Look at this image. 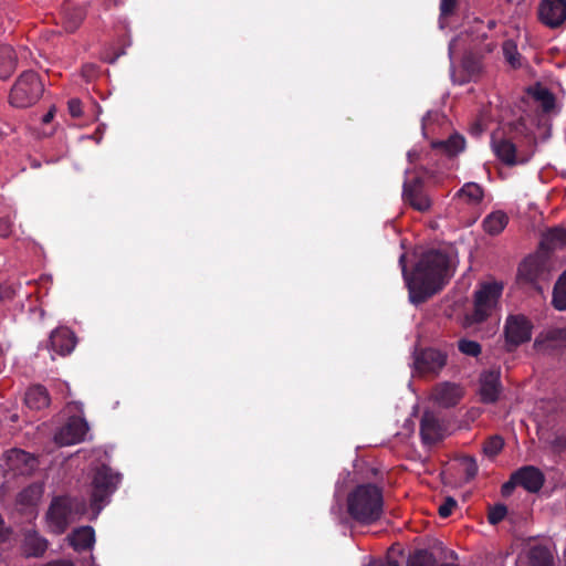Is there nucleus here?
Instances as JSON below:
<instances>
[{"label": "nucleus", "mask_w": 566, "mask_h": 566, "mask_svg": "<svg viewBox=\"0 0 566 566\" xmlns=\"http://www.w3.org/2000/svg\"><path fill=\"white\" fill-rule=\"evenodd\" d=\"M406 254L399 256V265L412 304L424 303L439 293L454 275L457 255L450 249H429L424 251L409 273Z\"/></svg>", "instance_id": "1"}, {"label": "nucleus", "mask_w": 566, "mask_h": 566, "mask_svg": "<svg viewBox=\"0 0 566 566\" xmlns=\"http://www.w3.org/2000/svg\"><path fill=\"white\" fill-rule=\"evenodd\" d=\"M384 491L375 483H361L348 492L346 512L355 523L366 526L378 522L384 514Z\"/></svg>", "instance_id": "2"}, {"label": "nucleus", "mask_w": 566, "mask_h": 566, "mask_svg": "<svg viewBox=\"0 0 566 566\" xmlns=\"http://www.w3.org/2000/svg\"><path fill=\"white\" fill-rule=\"evenodd\" d=\"M92 505L95 516L111 502L112 495L118 490L123 475L114 471L109 465L102 463L91 471Z\"/></svg>", "instance_id": "3"}, {"label": "nucleus", "mask_w": 566, "mask_h": 566, "mask_svg": "<svg viewBox=\"0 0 566 566\" xmlns=\"http://www.w3.org/2000/svg\"><path fill=\"white\" fill-rule=\"evenodd\" d=\"M526 129L522 119L510 123L507 129L502 135L494 133L491 138L492 150L496 158L509 167L523 165L528 161V157L518 155L516 144L513 139L523 134Z\"/></svg>", "instance_id": "4"}, {"label": "nucleus", "mask_w": 566, "mask_h": 566, "mask_svg": "<svg viewBox=\"0 0 566 566\" xmlns=\"http://www.w3.org/2000/svg\"><path fill=\"white\" fill-rule=\"evenodd\" d=\"M44 92V84L34 71L23 72L14 82L9 103L17 108H27L38 103Z\"/></svg>", "instance_id": "5"}, {"label": "nucleus", "mask_w": 566, "mask_h": 566, "mask_svg": "<svg viewBox=\"0 0 566 566\" xmlns=\"http://www.w3.org/2000/svg\"><path fill=\"white\" fill-rule=\"evenodd\" d=\"M503 287L502 283L495 281L479 285L474 292L472 323H483L499 310Z\"/></svg>", "instance_id": "6"}, {"label": "nucleus", "mask_w": 566, "mask_h": 566, "mask_svg": "<svg viewBox=\"0 0 566 566\" xmlns=\"http://www.w3.org/2000/svg\"><path fill=\"white\" fill-rule=\"evenodd\" d=\"M533 325L524 315H510L504 325L505 349L515 350L532 337Z\"/></svg>", "instance_id": "7"}, {"label": "nucleus", "mask_w": 566, "mask_h": 566, "mask_svg": "<svg viewBox=\"0 0 566 566\" xmlns=\"http://www.w3.org/2000/svg\"><path fill=\"white\" fill-rule=\"evenodd\" d=\"M95 542L94 527L85 525L73 528V552L83 555L81 558L73 556V566H97L92 555Z\"/></svg>", "instance_id": "8"}, {"label": "nucleus", "mask_w": 566, "mask_h": 566, "mask_svg": "<svg viewBox=\"0 0 566 566\" xmlns=\"http://www.w3.org/2000/svg\"><path fill=\"white\" fill-rule=\"evenodd\" d=\"M447 360V353L432 347L419 349L413 354L415 370L421 376H438Z\"/></svg>", "instance_id": "9"}, {"label": "nucleus", "mask_w": 566, "mask_h": 566, "mask_svg": "<svg viewBox=\"0 0 566 566\" xmlns=\"http://www.w3.org/2000/svg\"><path fill=\"white\" fill-rule=\"evenodd\" d=\"M71 497L67 495L54 496L46 512V521L56 534L64 533L70 524Z\"/></svg>", "instance_id": "10"}, {"label": "nucleus", "mask_w": 566, "mask_h": 566, "mask_svg": "<svg viewBox=\"0 0 566 566\" xmlns=\"http://www.w3.org/2000/svg\"><path fill=\"white\" fill-rule=\"evenodd\" d=\"M402 200L419 212L428 211L432 205L424 190V181L421 177H413L403 181Z\"/></svg>", "instance_id": "11"}, {"label": "nucleus", "mask_w": 566, "mask_h": 566, "mask_svg": "<svg viewBox=\"0 0 566 566\" xmlns=\"http://www.w3.org/2000/svg\"><path fill=\"white\" fill-rule=\"evenodd\" d=\"M518 276L533 285L547 282L549 280L547 256L543 254L527 256L518 266Z\"/></svg>", "instance_id": "12"}, {"label": "nucleus", "mask_w": 566, "mask_h": 566, "mask_svg": "<svg viewBox=\"0 0 566 566\" xmlns=\"http://www.w3.org/2000/svg\"><path fill=\"white\" fill-rule=\"evenodd\" d=\"M537 18L549 29L560 28L566 21V0H541Z\"/></svg>", "instance_id": "13"}, {"label": "nucleus", "mask_w": 566, "mask_h": 566, "mask_svg": "<svg viewBox=\"0 0 566 566\" xmlns=\"http://www.w3.org/2000/svg\"><path fill=\"white\" fill-rule=\"evenodd\" d=\"M443 421L430 410H426L420 419V437L426 446L438 443L444 438Z\"/></svg>", "instance_id": "14"}, {"label": "nucleus", "mask_w": 566, "mask_h": 566, "mask_svg": "<svg viewBox=\"0 0 566 566\" xmlns=\"http://www.w3.org/2000/svg\"><path fill=\"white\" fill-rule=\"evenodd\" d=\"M503 387L499 370H486L480 376V401L485 405L495 403L502 394Z\"/></svg>", "instance_id": "15"}, {"label": "nucleus", "mask_w": 566, "mask_h": 566, "mask_svg": "<svg viewBox=\"0 0 566 566\" xmlns=\"http://www.w3.org/2000/svg\"><path fill=\"white\" fill-rule=\"evenodd\" d=\"M7 460L12 470H17L22 475H32L40 465L39 458L24 450L13 448L7 452Z\"/></svg>", "instance_id": "16"}, {"label": "nucleus", "mask_w": 566, "mask_h": 566, "mask_svg": "<svg viewBox=\"0 0 566 566\" xmlns=\"http://www.w3.org/2000/svg\"><path fill=\"white\" fill-rule=\"evenodd\" d=\"M514 479L518 486H522L530 493H537L545 483L544 473L534 465H524L514 471Z\"/></svg>", "instance_id": "17"}, {"label": "nucleus", "mask_w": 566, "mask_h": 566, "mask_svg": "<svg viewBox=\"0 0 566 566\" xmlns=\"http://www.w3.org/2000/svg\"><path fill=\"white\" fill-rule=\"evenodd\" d=\"M463 397V389L454 382H440L436 385L432 392L433 400L444 408L457 406Z\"/></svg>", "instance_id": "18"}, {"label": "nucleus", "mask_w": 566, "mask_h": 566, "mask_svg": "<svg viewBox=\"0 0 566 566\" xmlns=\"http://www.w3.org/2000/svg\"><path fill=\"white\" fill-rule=\"evenodd\" d=\"M94 434L91 426L84 417L83 403L73 401V446L83 442H91Z\"/></svg>", "instance_id": "19"}, {"label": "nucleus", "mask_w": 566, "mask_h": 566, "mask_svg": "<svg viewBox=\"0 0 566 566\" xmlns=\"http://www.w3.org/2000/svg\"><path fill=\"white\" fill-rule=\"evenodd\" d=\"M468 41L471 49L475 50L479 48L481 43H483L488 39V32L485 31V22L479 18H475L461 33L458 39H454L449 44V52L452 54V51L455 46V43L459 40Z\"/></svg>", "instance_id": "20"}, {"label": "nucleus", "mask_w": 566, "mask_h": 566, "mask_svg": "<svg viewBox=\"0 0 566 566\" xmlns=\"http://www.w3.org/2000/svg\"><path fill=\"white\" fill-rule=\"evenodd\" d=\"M46 549L48 541L40 536L36 531L28 530L24 532L21 551L25 557H42Z\"/></svg>", "instance_id": "21"}, {"label": "nucleus", "mask_w": 566, "mask_h": 566, "mask_svg": "<svg viewBox=\"0 0 566 566\" xmlns=\"http://www.w3.org/2000/svg\"><path fill=\"white\" fill-rule=\"evenodd\" d=\"M564 247H566V229L560 227L547 230L539 242V250L546 254Z\"/></svg>", "instance_id": "22"}, {"label": "nucleus", "mask_w": 566, "mask_h": 566, "mask_svg": "<svg viewBox=\"0 0 566 566\" xmlns=\"http://www.w3.org/2000/svg\"><path fill=\"white\" fill-rule=\"evenodd\" d=\"M24 402L32 410H41L49 407L50 396L46 388L42 385L29 387L24 396Z\"/></svg>", "instance_id": "23"}, {"label": "nucleus", "mask_w": 566, "mask_h": 566, "mask_svg": "<svg viewBox=\"0 0 566 566\" xmlns=\"http://www.w3.org/2000/svg\"><path fill=\"white\" fill-rule=\"evenodd\" d=\"M50 344L52 350L61 356L71 353V329L67 327H59L50 335Z\"/></svg>", "instance_id": "24"}, {"label": "nucleus", "mask_w": 566, "mask_h": 566, "mask_svg": "<svg viewBox=\"0 0 566 566\" xmlns=\"http://www.w3.org/2000/svg\"><path fill=\"white\" fill-rule=\"evenodd\" d=\"M432 148L442 151L449 157H453L464 150L465 139L462 135L455 133L446 140L433 142Z\"/></svg>", "instance_id": "25"}, {"label": "nucleus", "mask_w": 566, "mask_h": 566, "mask_svg": "<svg viewBox=\"0 0 566 566\" xmlns=\"http://www.w3.org/2000/svg\"><path fill=\"white\" fill-rule=\"evenodd\" d=\"M43 494V485L34 482L21 490L15 499L17 504L22 506H35Z\"/></svg>", "instance_id": "26"}, {"label": "nucleus", "mask_w": 566, "mask_h": 566, "mask_svg": "<svg viewBox=\"0 0 566 566\" xmlns=\"http://www.w3.org/2000/svg\"><path fill=\"white\" fill-rule=\"evenodd\" d=\"M462 69L465 73V81L475 80L482 72L481 56L473 51L467 52L462 59Z\"/></svg>", "instance_id": "27"}, {"label": "nucleus", "mask_w": 566, "mask_h": 566, "mask_svg": "<svg viewBox=\"0 0 566 566\" xmlns=\"http://www.w3.org/2000/svg\"><path fill=\"white\" fill-rule=\"evenodd\" d=\"M17 55L10 45L0 46V78H8L15 70Z\"/></svg>", "instance_id": "28"}, {"label": "nucleus", "mask_w": 566, "mask_h": 566, "mask_svg": "<svg viewBox=\"0 0 566 566\" xmlns=\"http://www.w3.org/2000/svg\"><path fill=\"white\" fill-rule=\"evenodd\" d=\"M507 222L509 218L503 211H495L485 217L483 229L491 235H497L504 230Z\"/></svg>", "instance_id": "29"}, {"label": "nucleus", "mask_w": 566, "mask_h": 566, "mask_svg": "<svg viewBox=\"0 0 566 566\" xmlns=\"http://www.w3.org/2000/svg\"><path fill=\"white\" fill-rule=\"evenodd\" d=\"M531 566H554L549 549L542 545L533 546L528 552Z\"/></svg>", "instance_id": "30"}, {"label": "nucleus", "mask_w": 566, "mask_h": 566, "mask_svg": "<svg viewBox=\"0 0 566 566\" xmlns=\"http://www.w3.org/2000/svg\"><path fill=\"white\" fill-rule=\"evenodd\" d=\"M437 558L430 551L419 548L413 551L407 559L406 566H436Z\"/></svg>", "instance_id": "31"}, {"label": "nucleus", "mask_w": 566, "mask_h": 566, "mask_svg": "<svg viewBox=\"0 0 566 566\" xmlns=\"http://www.w3.org/2000/svg\"><path fill=\"white\" fill-rule=\"evenodd\" d=\"M552 303L556 310L566 311V270L555 283Z\"/></svg>", "instance_id": "32"}, {"label": "nucleus", "mask_w": 566, "mask_h": 566, "mask_svg": "<svg viewBox=\"0 0 566 566\" xmlns=\"http://www.w3.org/2000/svg\"><path fill=\"white\" fill-rule=\"evenodd\" d=\"M460 198H465L471 205H478L482 201L483 189L475 182H468L457 192Z\"/></svg>", "instance_id": "33"}, {"label": "nucleus", "mask_w": 566, "mask_h": 566, "mask_svg": "<svg viewBox=\"0 0 566 566\" xmlns=\"http://www.w3.org/2000/svg\"><path fill=\"white\" fill-rule=\"evenodd\" d=\"M94 514L95 512L92 505V495L90 496L88 501L85 499H73V516L76 515L78 517H86L88 521H95L98 516H95Z\"/></svg>", "instance_id": "34"}, {"label": "nucleus", "mask_w": 566, "mask_h": 566, "mask_svg": "<svg viewBox=\"0 0 566 566\" xmlns=\"http://www.w3.org/2000/svg\"><path fill=\"white\" fill-rule=\"evenodd\" d=\"M546 444L554 455L560 457L566 452V431H556L548 439Z\"/></svg>", "instance_id": "35"}, {"label": "nucleus", "mask_w": 566, "mask_h": 566, "mask_svg": "<svg viewBox=\"0 0 566 566\" xmlns=\"http://www.w3.org/2000/svg\"><path fill=\"white\" fill-rule=\"evenodd\" d=\"M503 447V438L501 436L495 434L485 440L483 444V453L489 458H493L502 451Z\"/></svg>", "instance_id": "36"}, {"label": "nucleus", "mask_w": 566, "mask_h": 566, "mask_svg": "<svg viewBox=\"0 0 566 566\" xmlns=\"http://www.w3.org/2000/svg\"><path fill=\"white\" fill-rule=\"evenodd\" d=\"M503 54L507 63L514 69L521 66L520 57L521 54L517 51V46L513 41H505L503 44Z\"/></svg>", "instance_id": "37"}, {"label": "nucleus", "mask_w": 566, "mask_h": 566, "mask_svg": "<svg viewBox=\"0 0 566 566\" xmlns=\"http://www.w3.org/2000/svg\"><path fill=\"white\" fill-rule=\"evenodd\" d=\"M458 349L468 356L476 357L481 354V345L475 340L462 338L458 342Z\"/></svg>", "instance_id": "38"}, {"label": "nucleus", "mask_w": 566, "mask_h": 566, "mask_svg": "<svg viewBox=\"0 0 566 566\" xmlns=\"http://www.w3.org/2000/svg\"><path fill=\"white\" fill-rule=\"evenodd\" d=\"M91 459L99 461L103 457H107V451L102 447H95L92 449H81L73 452V460L78 458Z\"/></svg>", "instance_id": "39"}, {"label": "nucleus", "mask_w": 566, "mask_h": 566, "mask_svg": "<svg viewBox=\"0 0 566 566\" xmlns=\"http://www.w3.org/2000/svg\"><path fill=\"white\" fill-rule=\"evenodd\" d=\"M53 440L57 447L71 444V418H69L54 434Z\"/></svg>", "instance_id": "40"}, {"label": "nucleus", "mask_w": 566, "mask_h": 566, "mask_svg": "<svg viewBox=\"0 0 566 566\" xmlns=\"http://www.w3.org/2000/svg\"><path fill=\"white\" fill-rule=\"evenodd\" d=\"M507 514V507L505 504L497 503L491 506L488 512V522L491 525H496L502 522Z\"/></svg>", "instance_id": "41"}, {"label": "nucleus", "mask_w": 566, "mask_h": 566, "mask_svg": "<svg viewBox=\"0 0 566 566\" xmlns=\"http://www.w3.org/2000/svg\"><path fill=\"white\" fill-rule=\"evenodd\" d=\"M535 97L541 102L545 112H551L555 106V96L547 88H539L535 93Z\"/></svg>", "instance_id": "42"}, {"label": "nucleus", "mask_w": 566, "mask_h": 566, "mask_svg": "<svg viewBox=\"0 0 566 566\" xmlns=\"http://www.w3.org/2000/svg\"><path fill=\"white\" fill-rule=\"evenodd\" d=\"M457 7L458 0H440V23L442 22L443 19L453 15Z\"/></svg>", "instance_id": "43"}, {"label": "nucleus", "mask_w": 566, "mask_h": 566, "mask_svg": "<svg viewBox=\"0 0 566 566\" xmlns=\"http://www.w3.org/2000/svg\"><path fill=\"white\" fill-rule=\"evenodd\" d=\"M455 506H457V501L451 496H447L444 499L443 503L439 506V510H438L439 516L442 518L449 517L452 514Z\"/></svg>", "instance_id": "44"}, {"label": "nucleus", "mask_w": 566, "mask_h": 566, "mask_svg": "<svg viewBox=\"0 0 566 566\" xmlns=\"http://www.w3.org/2000/svg\"><path fill=\"white\" fill-rule=\"evenodd\" d=\"M463 464L467 480L474 479L479 470L475 459L472 457H464Z\"/></svg>", "instance_id": "45"}, {"label": "nucleus", "mask_w": 566, "mask_h": 566, "mask_svg": "<svg viewBox=\"0 0 566 566\" xmlns=\"http://www.w3.org/2000/svg\"><path fill=\"white\" fill-rule=\"evenodd\" d=\"M97 74H98L97 66L93 63H87V64L83 65L82 71H81V75L83 76V78L86 82L94 80L97 76Z\"/></svg>", "instance_id": "46"}, {"label": "nucleus", "mask_w": 566, "mask_h": 566, "mask_svg": "<svg viewBox=\"0 0 566 566\" xmlns=\"http://www.w3.org/2000/svg\"><path fill=\"white\" fill-rule=\"evenodd\" d=\"M547 339L566 344V328H553L548 331Z\"/></svg>", "instance_id": "47"}, {"label": "nucleus", "mask_w": 566, "mask_h": 566, "mask_svg": "<svg viewBox=\"0 0 566 566\" xmlns=\"http://www.w3.org/2000/svg\"><path fill=\"white\" fill-rule=\"evenodd\" d=\"M518 485L517 480L514 479V472L511 474L510 480L503 483L501 493L503 496H510L514 489Z\"/></svg>", "instance_id": "48"}, {"label": "nucleus", "mask_w": 566, "mask_h": 566, "mask_svg": "<svg viewBox=\"0 0 566 566\" xmlns=\"http://www.w3.org/2000/svg\"><path fill=\"white\" fill-rule=\"evenodd\" d=\"M15 290L12 285L9 284H0V301H10L14 297Z\"/></svg>", "instance_id": "49"}, {"label": "nucleus", "mask_w": 566, "mask_h": 566, "mask_svg": "<svg viewBox=\"0 0 566 566\" xmlns=\"http://www.w3.org/2000/svg\"><path fill=\"white\" fill-rule=\"evenodd\" d=\"M11 222L7 218H0V237L8 238L11 234Z\"/></svg>", "instance_id": "50"}, {"label": "nucleus", "mask_w": 566, "mask_h": 566, "mask_svg": "<svg viewBox=\"0 0 566 566\" xmlns=\"http://www.w3.org/2000/svg\"><path fill=\"white\" fill-rule=\"evenodd\" d=\"M11 534H12V528L4 526V521H3L2 516L0 515V543L7 542L10 538Z\"/></svg>", "instance_id": "51"}, {"label": "nucleus", "mask_w": 566, "mask_h": 566, "mask_svg": "<svg viewBox=\"0 0 566 566\" xmlns=\"http://www.w3.org/2000/svg\"><path fill=\"white\" fill-rule=\"evenodd\" d=\"M85 19V13L83 10L73 9V29L78 27L80 23Z\"/></svg>", "instance_id": "52"}, {"label": "nucleus", "mask_w": 566, "mask_h": 566, "mask_svg": "<svg viewBox=\"0 0 566 566\" xmlns=\"http://www.w3.org/2000/svg\"><path fill=\"white\" fill-rule=\"evenodd\" d=\"M55 112H56V107L55 105H52L50 107V109L48 111V113L42 117V123L43 124H49L52 122L54 115H55Z\"/></svg>", "instance_id": "53"}, {"label": "nucleus", "mask_w": 566, "mask_h": 566, "mask_svg": "<svg viewBox=\"0 0 566 566\" xmlns=\"http://www.w3.org/2000/svg\"><path fill=\"white\" fill-rule=\"evenodd\" d=\"M82 114L80 101L76 98H73V119L75 117H78Z\"/></svg>", "instance_id": "54"}, {"label": "nucleus", "mask_w": 566, "mask_h": 566, "mask_svg": "<svg viewBox=\"0 0 566 566\" xmlns=\"http://www.w3.org/2000/svg\"><path fill=\"white\" fill-rule=\"evenodd\" d=\"M45 566H71V563L64 562V560H55V562L48 563Z\"/></svg>", "instance_id": "55"}, {"label": "nucleus", "mask_w": 566, "mask_h": 566, "mask_svg": "<svg viewBox=\"0 0 566 566\" xmlns=\"http://www.w3.org/2000/svg\"><path fill=\"white\" fill-rule=\"evenodd\" d=\"M495 21L494 20H489L488 23H485V31L488 32L489 30H492L494 27H495Z\"/></svg>", "instance_id": "56"}, {"label": "nucleus", "mask_w": 566, "mask_h": 566, "mask_svg": "<svg viewBox=\"0 0 566 566\" xmlns=\"http://www.w3.org/2000/svg\"><path fill=\"white\" fill-rule=\"evenodd\" d=\"M91 138H92V136H90V135H87V136H85V135H81L77 139H78L80 142H82V140H84V139H91Z\"/></svg>", "instance_id": "57"}, {"label": "nucleus", "mask_w": 566, "mask_h": 566, "mask_svg": "<svg viewBox=\"0 0 566 566\" xmlns=\"http://www.w3.org/2000/svg\"><path fill=\"white\" fill-rule=\"evenodd\" d=\"M386 565H388V566H399L397 560H390Z\"/></svg>", "instance_id": "58"}, {"label": "nucleus", "mask_w": 566, "mask_h": 566, "mask_svg": "<svg viewBox=\"0 0 566 566\" xmlns=\"http://www.w3.org/2000/svg\"><path fill=\"white\" fill-rule=\"evenodd\" d=\"M439 566H460L458 564H453V563H442L441 565Z\"/></svg>", "instance_id": "59"}, {"label": "nucleus", "mask_w": 566, "mask_h": 566, "mask_svg": "<svg viewBox=\"0 0 566 566\" xmlns=\"http://www.w3.org/2000/svg\"><path fill=\"white\" fill-rule=\"evenodd\" d=\"M76 342H77L76 336H75V334L73 333V343H72L73 349H74V348H75V346H76Z\"/></svg>", "instance_id": "60"}, {"label": "nucleus", "mask_w": 566, "mask_h": 566, "mask_svg": "<svg viewBox=\"0 0 566 566\" xmlns=\"http://www.w3.org/2000/svg\"><path fill=\"white\" fill-rule=\"evenodd\" d=\"M485 50H486V51H489V52H491V51L493 50V45H492V44H490V43H489V44H486V45H485Z\"/></svg>", "instance_id": "61"}, {"label": "nucleus", "mask_w": 566, "mask_h": 566, "mask_svg": "<svg viewBox=\"0 0 566 566\" xmlns=\"http://www.w3.org/2000/svg\"><path fill=\"white\" fill-rule=\"evenodd\" d=\"M65 541L69 542V544H71V534L66 535Z\"/></svg>", "instance_id": "62"}, {"label": "nucleus", "mask_w": 566, "mask_h": 566, "mask_svg": "<svg viewBox=\"0 0 566 566\" xmlns=\"http://www.w3.org/2000/svg\"><path fill=\"white\" fill-rule=\"evenodd\" d=\"M69 109H71V99L66 102Z\"/></svg>", "instance_id": "63"}]
</instances>
